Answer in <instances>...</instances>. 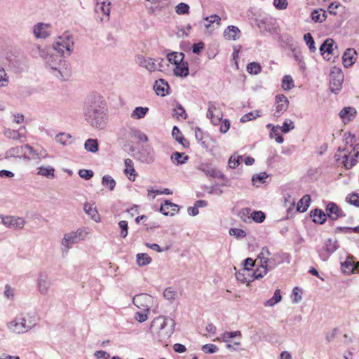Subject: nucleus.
I'll use <instances>...</instances> for the list:
<instances>
[{
    "label": "nucleus",
    "instance_id": "1",
    "mask_svg": "<svg viewBox=\"0 0 359 359\" xmlns=\"http://www.w3.org/2000/svg\"><path fill=\"white\" fill-rule=\"evenodd\" d=\"M84 119L94 128L103 130L108 122L106 102L100 94L88 95L83 107Z\"/></svg>",
    "mask_w": 359,
    "mask_h": 359
},
{
    "label": "nucleus",
    "instance_id": "2",
    "mask_svg": "<svg viewBox=\"0 0 359 359\" xmlns=\"http://www.w3.org/2000/svg\"><path fill=\"white\" fill-rule=\"evenodd\" d=\"M64 58L61 54L48 53L44 60L46 67L50 68L55 77L61 80H67L71 76L72 71Z\"/></svg>",
    "mask_w": 359,
    "mask_h": 359
},
{
    "label": "nucleus",
    "instance_id": "3",
    "mask_svg": "<svg viewBox=\"0 0 359 359\" xmlns=\"http://www.w3.org/2000/svg\"><path fill=\"white\" fill-rule=\"evenodd\" d=\"M74 44L73 36L69 32H65L56 39L53 46L57 53L66 57L72 53Z\"/></svg>",
    "mask_w": 359,
    "mask_h": 359
},
{
    "label": "nucleus",
    "instance_id": "4",
    "mask_svg": "<svg viewBox=\"0 0 359 359\" xmlns=\"http://www.w3.org/2000/svg\"><path fill=\"white\" fill-rule=\"evenodd\" d=\"M86 234L87 232L86 230L82 229H79L76 231L65 233L61 242L62 255L64 256L68 253L72 245L84 240Z\"/></svg>",
    "mask_w": 359,
    "mask_h": 359
},
{
    "label": "nucleus",
    "instance_id": "5",
    "mask_svg": "<svg viewBox=\"0 0 359 359\" xmlns=\"http://www.w3.org/2000/svg\"><path fill=\"white\" fill-rule=\"evenodd\" d=\"M35 325L34 320H29L20 315L8 323V328L14 333L21 334L27 332Z\"/></svg>",
    "mask_w": 359,
    "mask_h": 359
},
{
    "label": "nucleus",
    "instance_id": "6",
    "mask_svg": "<svg viewBox=\"0 0 359 359\" xmlns=\"http://www.w3.org/2000/svg\"><path fill=\"white\" fill-rule=\"evenodd\" d=\"M136 63L147 69L150 72L156 71H162L164 60L161 57L152 58L143 55H137L135 58Z\"/></svg>",
    "mask_w": 359,
    "mask_h": 359
},
{
    "label": "nucleus",
    "instance_id": "7",
    "mask_svg": "<svg viewBox=\"0 0 359 359\" xmlns=\"http://www.w3.org/2000/svg\"><path fill=\"white\" fill-rule=\"evenodd\" d=\"M344 81V74L341 69L334 68L330 74V90L337 94L341 89Z\"/></svg>",
    "mask_w": 359,
    "mask_h": 359
},
{
    "label": "nucleus",
    "instance_id": "8",
    "mask_svg": "<svg viewBox=\"0 0 359 359\" xmlns=\"http://www.w3.org/2000/svg\"><path fill=\"white\" fill-rule=\"evenodd\" d=\"M338 248L337 241L329 238L325 241V245L318 250V256L322 261L326 262Z\"/></svg>",
    "mask_w": 359,
    "mask_h": 359
},
{
    "label": "nucleus",
    "instance_id": "9",
    "mask_svg": "<svg viewBox=\"0 0 359 359\" xmlns=\"http://www.w3.org/2000/svg\"><path fill=\"white\" fill-rule=\"evenodd\" d=\"M0 219L1 220V223L10 229H22L26 223L23 218L16 216H4L3 215H0Z\"/></svg>",
    "mask_w": 359,
    "mask_h": 359
},
{
    "label": "nucleus",
    "instance_id": "10",
    "mask_svg": "<svg viewBox=\"0 0 359 359\" xmlns=\"http://www.w3.org/2000/svg\"><path fill=\"white\" fill-rule=\"evenodd\" d=\"M152 302L153 297L144 293L137 294L133 298V302L137 308L147 312L150 310Z\"/></svg>",
    "mask_w": 359,
    "mask_h": 359
},
{
    "label": "nucleus",
    "instance_id": "11",
    "mask_svg": "<svg viewBox=\"0 0 359 359\" xmlns=\"http://www.w3.org/2000/svg\"><path fill=\"white\" fill-rule=\"evenodd\" d=\"M137 159L143 163H152L155 161L154 149L149 145L142 146L137 154Z\"/></svg>",
    "mask_w": 359,
    "mask_h": 359
},
{
    "label": "nucleus",
    "instance_id": "12",
    "mask_svg": "<svg viewBox=\"0 0 359 359\" xmlns=\"http://www.w3.org/2000/svg\"><path fill=\"white\" fill-rule=\"evenodd\" d=\"M50 24L39 22L33 27V34L36 39H46L50 35Z\"/></svg>",
    "mask_w": 359,
    "mask_h": 359
},
{
    "label": "nucleus",
    "instance_id": "13",
    "mask_svg": "<svg viewBox=\"0 0 359 359\" xmlns=\"http://www.w3.org/2000/svg\"><path fill=\"white\" fill-rule=\"evenodd\" d=\"M37 285L39 291L41 294L46 295L48 294L51 285V282L48 275L46 273L41 272L39 274L37 278Z\"/></svg>",
    "mask_w": 359,
    "mask_h": 359
},
{
    "label": "nucleus",
    "instance_id": "14",
    "mask_svg": "<svg viewBox=\"0 0 359 359\" xmlns=\"http://www.w3.org/2000/svg\"><path fill=\"white\" fill-rule=\"evenodd\" d=\"M327 217L332 220H337L339 217H345L346 215L334 202H329L326 206Z\"/></svg>",
    "mask_w": 359,
    "mask_h": 359
},
{
    "label": "nucleus",
    "instance_id": "15",
    "mask_svg": "<svg viewBox=\"0 0 359 359\" xmlns=\"http://www.w3.org/2000/svg\"><path fill=\"white\" fill-rule=\"evenodd\" d=\"M276 116L279 117L288 108L289 101L287 97L283 94L276 96Z\"/></svg>",
    "mask_w": 359,
    "mask_h": 359
},
{
    "label": "nucleus",
    "instance_id": "16",
    "mask_svg": "<svg viewBox=\"0 0 359 359\" xmlns=\"http://www.w3.org/2000/svg\"><path fill=\"white\" fill-rule=\"evenodd\" d=\"M178 205L170 202L169 200H165L161 204L159 211L164 215H173L178 212Z\"/></svg>",
    "mask_w": 359,
    "mask_h": 359
},
{
    "label": "nucleus",
    "instance_id": "17",
    "mask_svg": "<svg viewBox=\"0 0 359 359\" xmlns=\"http://www.w3.org/2000/svg\"><path fill=\"white\" fill-rule=\"evenodd\" d=\"M154 89L158 95L163 97L169 94L168 90L170 89V86L164 79H160L156 81Z\"/></svg>",
    "mask_w": 359,
    "mask_h": 359
},
{
    "label": "nucleus",
    "instance_id": "18",
    "mask_svg": "<svg viewBox=\"0 0 359 359\" xmlns=\"http://www.w3.org/2000/svg\"><path fill=\"white\" fill-rule=\"evenodd\" d=\"M124 174L128 177L130 181L134 182L137 176V172L134 168V163L133 160L130 158H126L124 161Z\"/></svg>",
    "mask_w": 359,
    "mask_h": 359
},
{
    "label": "nucleus",
    "instance_id": "19",
    "mask_svg": "<svg viewBox=\"0 0 359 359\" xmlns=\"http://www.w3.org/2000/svg\"><path fill=\"white\" fill-rule=\"evenodd\" d=\"M340 118L344 123H347L355 116L356 110L351 107H344L339 114Z\"/></svg>",
    "mask_w": 359,
    "mask_h": 359
},
{
    "label": "nucleus",
    "instance_id": "20",
    "mask_svg": "<svg viewBox=\"0 0 359 359\" xmlns=\"http://www.w3.org/2000/svg\"><path fill=\"white\" fill-rule=\"evenodd\" d=\"M287 46L292 51L293 57L296 61H302V53L300 48L297 46V43L293 41V39L287 36Z\"/></svg>",
    "mask_w": 359,
    "mask_h": 359
},
{
    "label": "nucleus",
    "instance_id": "21",
    "mask_svg": "<svg viewBox=\"0 0 359 359\" xmlns=\"http://www.w3.org/2000/svg\"><path fill=\"white\" fill-rule=\"evenodd\" d=\"M189 74V66L187 62L177 63L174 69V74L177 76L187 77Z\"/></svg>",
    "mask_w": 359,
    "mask_h": 359
},
{
    "label": "nucleus",
    "instance_id": "22",
    "mask_svg": "<svg viewBox=\"0 0 359 359\" xmlns=\"http://www.w3.org/2000/svg\"><path fill=\"white\" fill-rule=\"evenodd\" d=\"M356 51L353 48H348L343 55V64L345 67L352 66L355 62L354 55Z\"/></svg>",
    "mask_w": 359,
    "mask_h": 359
},
{
    "label": "nucleus",
    "instance_id": "23",
    "mask_svg": "<svg viewBox=\"0 0 359 359\" xmlns=\"http://www.w3.org/2000/svg\"><path fill=\"white\" fill-rule=\"evenodd\" d=\"M341 269L343 273L351 274L356 271H359V264L355 265L354 262L348 258L341 264Z\"/></svg>",
    "mask_w": 359,
    "mask_h": 359
},
{
    "label": "nucleus",
    "instance_id": "24",
    "mask_svg": "<svg viewBox=\"0 0 359 359\" xmlns=\"http://www.w3.org/2000/svg\"><path fill=\"white\" fill-rule=\"evenodd\" d=\"M83 209L85 212L88 215H89L92 219L97 222H98L100 220V217L97 210V208L93 205V204L86 203L84 204Z\"/></svg>",
    "mask_w": 359,
    "mask_h": 359
},
{
    "label": "nucleus",
    "instance_id": "25",
    "mask_svg": "<svg viewBox=\"0 0 359 359\" xmlns=\"http://www.w3.org/2000/svg\"><path fill=\"white\" fill-rule=\"evenodd\" d=\"M334 41L332 39H327L320 46V52L321 55L325 59V53L327 55L331 54L333 52V45Z\"/></svg>",
    "mask_w": 359,
    "mask_h": 359
},
{
    "label": "nucleus",
    "instance_id": "26",
    "mask_svg": "<svg viewBox=\"0 0 359 359\" xmlns=\"http://www.w3.org/2000/svg\"><path fill=\"white\" fill-rule=\"evenodd\" d=\"M311 217L315 223L323 224L327 219V215L322 210L315 209L311 212Z\"/></svg>",
    "mask_w": 359,
    "mask_h": 359
},
{
    "label": "nucleus",
    "instance_id": "27",
    "mask_svg": "<svg viewBox=\"0 0 359 359\" xmlns=\"http://www.w3.org/2000/svg\"><path fill=\"white\" fill-rule=\"evenodd\" d=\"M240 29L233 25L228 26L224 32V36L226 39L230 40H236L239 38L238 34Z\"/></svg>",
    "mask_w": 359,
    "mask_h": 359
},
{
    "label": "nucleus",
    "instance_id": "28",
    "mask_svg": "<svg viewBox=\"0 0 359 359\" xmlns=\"http://www.w3.org/2000/svg\"><path fill=\"white\" fill-rule=\"evenodd\" d=\"M129 135L131 138L137 139L140 141L146 142L148 141L147 135L136 128H130L128 130Z\"/></svg>",
    "mask_w": 359,
    "mask_h": 359
},
{
    "label": "nucleus",
    "instance_id": "29",
    "mask_svg": "<svg viewBox=\"0 0 359 359\" xmlns=\"http://www.w3.org/2000/svg\"><path fill=\"white\" fill-rule=\"evenodd\" d=\"M188 159L189 156L185 155L184 153L175 151L171 155V160L172 163L177 165L186 163Z\"/></svg>",
    "mask_w": 359,
    "mask_h": 359
},
{
    "label": "nucleus",
    "instance_id": "30",
    "mask_svg": "<svg viewBox=\"0 0 359 359\" xmlns=\"http://www.w3.org/2000/svg\"><path fill=\"white\" fill-rule=\"evenodd\" d=\"M172 135L175 140L184 147H187L189 144L187 140L184 137L181 131L177 126H174L172 130Z\"/></svg>",
    "mask_w": 359,
    "mask_h": 359
},
{
    "label": "nucleus",
    "instance_id": "31",
    "mask_svg": "<svg viewBox=\"0 0 359 359\" xmlns=\"http://www.w3.org/2000/svg\"><path fill=\"white\" fill-rule=\"evenodd\" d=\"M311 18L315 22H323L327 18L326 11L323 9L314 10L311 12Z\"/></svg>",
    "mask_w": 359,
    "mask_h": 359
},
{
    "label": "nucleus",
    "instance_id": "32",
    "mask_svg": "<svg viewBox=\"0 0 359 359\" xmlns=\"http://www.w3.org/2000/svg\"><path fill=\"white\" fill-rule=\"evenodd\" d=\"M148 111V107H137L132 111L130 116L133 119H141L146 116Z\"/></svg>",
    "mask_w": 359,
    "mask_h": 359
},
{
    "label": "nucleus",
    "instance_id": "33",
    "mask_svg": "<svg viewBox=\"0 0 359 359\" xmlns=\"http://www.w3.org/2000/svg\"><path fill=\"white\" fill-rule=\"evenodd\" d=\"M31 53L34 57H41L44 59L48 52L46 49L42 48L41 46L38 44H34L31 48Z\"/></svg>",
    "mask_w": 359,
    "mask_h": 359
},
{
    "label": "nucleus",
    "instance_id": "34",
    "mask_svg": "<svg viewBox=\"0 0 359 359\" xmlns=\"http://www.w3.org/2000/svg\"><path fill=\"white\" fill-rule=\"evenodd\" d=\"M84 148L88 151L95 153L99 149L98 141L96 139L89 138L84 143Z\"/></svg>",
    "mask_w": 359,
    "mask_h": 359
},
{
    "label": "nucleus",
    "instance_id": "35",
    "mask_svg": "<svg viewBox=\"0 0 359 359\" xmlns=\"http://www.w3.org/2000/svg\"><path fill=\"white\" fill-rule=\"evenodd\" d=\"M311 203V197L309 195H305L298 202L297 210L300 212H304L307 210Z\"/></svg>",
    "mask_w": 359,
    "mask_h": 359
},
{
    "label": "nucleus",
    "instance_id": "36",
    "mask_svg": "<svg viewBox=\"0 0 359 359\" xmlns=\"http://www.w3.org/2000/svg\"><path fill=\"white\" fill-rule=\"evenodd\" d=\"M168 318H163L161 316L157 317L153 320L151 326H154L155 324H159L160 330H163L165 327V326L168 323ZM169 320H170V322L172 323L171 324V330H172L174 328V326H175V322L171 318H169Z\"/></svg>",
    "mask_w": 359,
    "mask_h": 359
},
{
    "label": "nucleus",
    "instance_id": "37",
    "mask_svg": "<svg viewBox=\"0 0 359 359\" xmlns=\"http://www.w3.org/2000/svg\"><path fill=\"white\" fill-rule=\"evenodd\" d=\"M168 60L177 65V63L182 62L184 59V54L183 53L173 52L167 55Z\"/></svg>",
    "mask_w": 359,
    "mask_h": 359
},
{
    "label": "nucleus",
    "instance_id": "38",
    "mask_svg": "<svg viewBox=\"0 0 359 359\" xmlns=\"http://www.w3.org/2000/svg\"><path fill=\"white\" fill-rule=\"evenodd\" d=\"M4 135L8 139H12L14 140H18L21 137H25V135L20 133L18 130H11L10 128H7L4 130Z\"/></svg>",
    "mask_w": 359,
    "mask_h": 359
},
{
    "label": "nucleus",
    "instance_id": "39",
    "mask_svg": "<svg viewBox=\"0 0 359 359\" xmlns=\"http://www.w3.org/2000/svg\"><path fill=\"white\" fill-rule=\"evenodd\" d=\"M136 262L138 266H144L151 262V258L146 253H138L136 255Z\"/></svg>",
    "mask_w": 359,
    "mask_h": 359
},
{
    "label": "nucleus",
    "instance_id": "40",
    "mask_svg": "<svg viewBox=\"0 0 359 359\" xmlns=\"http://www.w3.org/2000/svg\"><path fill=\"white\" fill-rule=\"evenodd\" d=\"M268 175L266 172H262L259 174H255L252 177V182L253 185L259 187V184L265 182V179L268 177Z\"/></svg>",
    "mask_w": 359,
    "mask_h": 359
},
{
    "label": "nucleus",
    "instance_id": "41",
    "mask_svg": "<svg viewBox=\"0 0 359 359\" xmlns=\"http://www.w3.org/2000/svg\"><path fill=\"white\" fill-rule=\"evenodd\" d=\"M102 184L105 187H108L109 191H113L116 184V181L110 175H104L102 179Z\"/></svg>",
    "mask_w": 359,
    "mask_h": 359
},
{
    "label": "nucleus",
    "instance_id": "42",
    "mask_svg": "<svg viewBox=\"0 0 359 359\" xmlns=\"http://www.w3.org/2000/svg\"><path fill=\"white\" fill-rule=\"evenodd\" d=\"M195 137L196 139L200 142L201 145L207 149L208 148V144H206L205 140H204L205 137V134L203 132V130L200 128H196L195 130Z\"/></svg>",
    "mask_w": 359,
    "mask_h": 359
},
{
    "label": "nucleus",
    "instance_id": "43",
    "mask_svg": "<svg viewBox=\"0 0 359 359\" xmlns=\"http://www.w3.org/2000/svg\"><path fill=\"white\" fill-rule=\"evenodd\" d=\"M262 67L259 63L252 62L248 65L247 71L249 74L252 75H257L260 73Z\"/></svg>",
    "mask_w": 359,
    "mask_h": 359
},
{
    "label": "nucleus",
    "instance_id": "44",
    "mask_svg": "<svg viewBox=\"0 0 359 359\" xmlns=\"http://www.w3.org/2000/svg\"><path fill=\"white\" fill-rule=\"evenodd\" d=\"M294 81L291 76L285 75L282 80V88L285 90H290L294 88Z\"/></svg>",
    "mask_w": 359,
    "mask_h": 359
},
{
    "label": "nucleus",
    "instance_id": "45",
    "mask_svg": "<svg viewBox=\"0 0 359 359\" xmlns=\"http://www.w3.org/2000/svg\"><path fill=\"white\" fill-rule=\"evenodd\" d=\"M71 137L72 136L69 134L61 133L55 136V140L62 145H67L70 143Z\"/></svg>",
    "mask_w": 359,
    "mask_h": 359
},
{
    "label": "nucleus",
    "instance_id": "46",
    "mask_svg": "<svg viewBox=\"0 0 359 359\" xmlns=\"http://www.w3.org/2000/svg\"><path fill=\"white\" fill-rule=\"evenodd\" d=\"M304 40L306 45L308 46L309 50L311 52H316V47L315 46V41L314 39L311 34V33H306L304 36Z\"/></svg>",
    "mask_w": 359,
    "mask_h": 359
},
{
    "label": "nucleus",
    "instance_id": "47",
    "mask_svg": "<svg viewBox=\"0 0 359 359\" xmlns=\"http://www.w3.org/2000/svg\"><path fill=\"white\" fill-rule=\"evenodd\" d=\"M262 264L265 268L263 271L264 273H267L268 271L273 270L276 266V263L273 257H269L266 261H263Z\"/></svg>",
    "mask_w": 359,
    "mask_h": 359
},
{
    "label": "nucleus",
    "instance_id": "48",
    "mask_svg": "<svg viewBox=\"0 0 359 359\" xmlns=\"http://www.w3.org/2000/svg\"><path fill=\"white\" fill-rule=\"evenodd\" d=\"M175 12L178 15L189 14V6L186 3L181 2L175 6Z\"/></svg>",
    "mask_w": 359,
    "mask_h": 359
},
{
    "label": "nucleus",
    "instance_id": "49",
    "mask_svg": "<svg viewBox=\"0 0 359 359\" xmlns=\"http://www.w3.org/2000/svg\"><path fill=\"white\" fill-rule=\"evenodd\" d=\"M174 116H176L177 119L182 118V119H186L187 118V114L186 113L185 109L182 106V104L177 103L176 108L174 109Z\"/></svg>",
    "mask_w": 359,
    "mask_h": 359
},
{
    "label": "nucleus",
    "instance_id": "50",
    "mask_svg": "<svg viewBox=\"0 0 359 359\" xmlns=\"http://www.w3.org/2000/svg\"><path fill=\"white\" fill-rule=\"evenodd\" d=\"M24 147L18 146L11 148L6 154L11 157H20L23 153Z\"/></svg>",
    "mask_w": 359,
    "mask_h": 359
},
{
    "label": "nucleus",
    "instance_id": "51",
    "mask_svg": "<svg viewBox=\"0 0 359 359\" xmlns=\"http://www.w3.org/2000/svg\"><path fill=\"white\" fill-rule=\"evenodd\" d=\"M346 201L351 205L359 208V195L356 193H351L346 198Z\"/></svg>",
    "mask_w": 359,
    "mask_h": 359
},
{
    "label": "nucleus",
    "instance_id": "52",
    "mask_svg": "<svg viewBox=\"0 0 359 359\" xmlns=\"http://www.w3.org/2000/svg\"><path fill=\"white\" fill-rule=\"evenodd\" d=\"M54 168L52 167H40L39 168L38 174L46 176L47 177H54Z\"/></svg>",
    "mask_w": 359,
    "mask_h": 359
},
{
    "label": "nucleus",
    "instance_id": "53",
    "mask_svg": "<svg viewBox=\"0 0 359 359\" xmlns=\"http://www.w3.org/2000/svg\"><path fill=\"white\" fill-rule=\"evenodd\" d=\"M294 128V122L290 119H286L283 123V126L280 128L281 131L283 133H287L290 130H293Z\"/></svg>",
    "mask_w": 359,
    "mask_h": 359
},
{
    "label": "nucleus",
    "instance_id": "54",
    "mask_svg": "<svg viewBox=\"0 0 359 359\" xmlns=\"http://www.w3.org/2000/svg\"><path fill=\"white\" fill-rule=\"evenodd\" d=\"M265 217V214L260 210H255L251 213V218L257 223L263 222Z\"/></svg>",
    "mask_w": 359,
    "mask_h": 359
},
{
    "label": "nucleus",
    "instance_id": "55",
    "mask_svg": "<svg viewBox=\"0 0 359 359\" xmlns=\"http://www.w3.org/2000/svg\"><path fill=\"white\" fill-rule=\"evenodd\" d=\"M9 76L5 69L0 67V87H6L8 85Z\"/></svg>",
    "mask_w": 359,
    "mask_h": 359
},
{
    "label": "nucleus",
    "instance_id": "56",
    "mask_svg": "<svg viewBox=\"0 0 359 359\" xmlns=\"http://www.w3.org/2000/svg\"><path fill=\"white\" fill-rule=\"evenodd\" d=\"M215 167L210 163H201L198 165L197 169L204 172L207 176H210Z\"/></svg>",
    "mask_w": 359,
    "mask_h": 359
},
{
    "label": "nucleus",
    "instance_id": "57",
    "mask_svg": "<svg viewBox=\"0 0 359 359\" xmlns=\"http://www.w3.org/2000/svg\"><path fill=\"white\" fill-rule=\"evenodd\" d=\"M260 116L259 111H251L243 116L241 118V122L245 123Z\"/></svg>",
    "mask_w": 359,
    "mask_h": 359
},
{
    "label": "nucleus",
    "instance_id": "58",
    "mask_svg": "<svg viewBox=\"0 0 359 359\" xmlns=\"http://www.w3.org/2000/svg\"><path fill=\"white\" fill-rule=\"evenodd\" d=\"M242 158L243 157L241 156H238L237 157L235 156H231L228 161L229 168L234 169L238 167L240 165Z\"/></svg>",
    "mask_w": 359,
    "mask_h": 359
},
{
    "label": "nucleus",
    "instance_id": "59",
    "mask_svg": "<svg viewBox=\"0 0 359 359\" xmlns=\"http://www.w3.org/2000/svg\"><path fill=\"white\" fill-rule=\"evenodd\" d=\"M236 337H241V331L237 330L235 332H225L222 334L223 341L225 342H227L229 341L230 339H232V338H234Z\"/></svg>",
    "mask_w": 359,
    "mask_h": 359
},
{
    "label": "nucleus",
    "instance_id": "60",
    "mask_svg": "<svg viewBox=\"0 0 359 359\" xmlns=\"http://www.w3.org/2000/svg\"><path fill=\"white\" fill-rule=\"evenodd\" d=\"M205 20L208 21V23L205 25V27L206 28H209L210 25L214 23L217 22L218 25L220 24L221 18L217 15H211L210 16L205 17L204 18Z\"/></svg>",
    "mask_w": 359,
    "mask_h": 359
},
{
    "label": "nucleus",
    "instance_id": "61",
    "mask_svg": "<svg viewBox=\"0 0 359 359\" xmlns=\"http://www.w3.org/2000/svg\"><path fill=\"white\" fill-rule=\"evenodd\" d=\"M271 255V253L270 252L269 248L267 247H263L257 257L260 260V263L262 264L263 261H266L270 257Z\"/></svg>",
    "mask_w": 359,
    "mask_h": 359
},
{
    "label": "nucleus",
    "instance_id": "62",
    "mask_svg": "<svg viewBox=\"0 0 359 359\" xmlns=\"http://www.w3.org/2000/svg\"><path fill=\"white\" fill-rule=\"evenodd\" d=\"M229 234L231 236H235L236 238H244L246 236V233L245 231L241 229L237 228H231L229 229Z\"/></svg>",
    "mask_w": 359,
    "mask_h": 359
},
{
    "label": "nucleus",
    "instance_id": "63",
    "mask_svg": "<svg viewBox=\"0 0 359 359\" xmlns=\"http://www.w3.org/2000/svg\"><path fill=\"white\" fill-rule=\"evenodd\" d=\"M118 226L121 229V236L122 238H126L128 235V222L126 220H121L118 222Z\"/></svg>",
    "mask_w": 359,
    "mask_h": 359
},
{
    "label": "nucleus",
    "instance_id": "64",
    "mask_svg": "<svg viewBox=\"0 0 359 359\" xmlns=\"http://www.w3.org/2000/svg\"><path fill=\"white\" fill-rule=\"evenodd\" d=\"M93 172L91 170L81 169L79 171V175L80 177L88 180L93 177Z\"/></svg>",
    "mask_w": 359,
    "mask_h": 359
}]
</instances>
